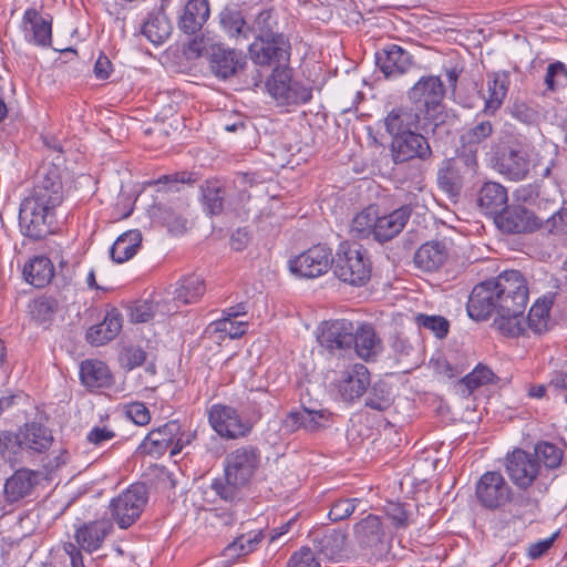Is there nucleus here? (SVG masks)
Wrapping results in <instances>:
<instances>
[{"instance_id": "f257e3e1", "label": "nucleus", "mask_w": 567, "mask_h": 567, "mask_svg": "<svg viewBox=\"0 0 567 567\" xmlns=\"http://www.w3.org/2000/svg\"><path fill=\"white\" fill-rule=\"evenodd\" d=\"M528 296L527 280L523 274L507 270L473 288L467 301V313L476 321L495 315L494 329L505 337L517 338L527 330L524 312Z\"/></svg>"}, {"instance_id": "f03ea898", "label": "nucleus", "mask_w": 567, "mask_h": 567, "mask_svg": "<svg viewBox=\"0 0 567 567\" xmlns=\"http://www.w3.org/2000/svg\"><path fill=\"white\" fill-rule=\"evenodd\" d=\"M259 464L260 452L256 446L246 445L230 451L224 460V478L213 481V491L226 502L240 499Z\"/></svg>"}, {"instance_id": "7ed1b4c3", "label": "nucleus", "mask_w": 567, "mask_h": 567, "mask_svg": "<svg viewBox=\"0 0 567 567\" xmlns=\"http://www.w3.org/2000/svg\"><path fill=\"white\" fill-rule=\"evenodd\" d=\"M480 169L475 151L461 150L453 158L444 159L437 169V185L451 197H457L466 181L476 177Z\"/></svg>"}, {"instance_id": "20e7f679", "label": "nucleus", "mask_w": 567, "mask_h": 567, "mask_svg": "<svg viewBox=\"0 0 567 567\" xmlns=\"http://www.w3.org/2000/svg\"><path fill=\"white\" fill-rule=\"evenodd\" d=\"M332 265L334 275L349 285L363 286L370 279V258L357 243H341Z\"/></svg>"}, {"instance_id": "39448f33", "label": "nucleus", "mask_w": 567, "mask_h": 567, "mask_svg": "<svg viewBox=\"0 0 567 567\" xmlns=\"http://www.w3.org/2000/svg\"><path fill=\"white\" fill-rule=\"evenodd\" d=\"M268 93L281 105L303 104L311 100L312 90L299 82L291 81V71L285 66H275L266 82Z\"/></svg>"}, {"instance_id": "423d86ee", "label": "nucleus", "mask_w": 567, "mask_h": 567, "mask_svg": "<svg viewBox=\"0 0 567 567\" xmlns=\"http://www.w3.org/2000/svg\"><path fill=\"white\" fill-rule=\"evenodd\" d=\"M513 496V488L501 472L488 471L476 482L475 497L485 509H501L514 499Z\"/></svg>"}, {"instance_id": "0eeeda50", "label": "nucleus", "mask_w": 567, "mask_h": 567, "mask_svg": "<svg viewBox=\"0 0 567 567\" xmlns=\"http://www.w3.org/2000/svg\"><path fill=\"white\" fill-rule=\"evenodd\" d=\"M147 502L144 484H132L110 503V513L120 528H127L141 516Z\"/></svg>"}, {"instance_id": "6e6552de", "label": "nucleus", "mask_w": 567, "mask_h": 567, "mask_svg": "<svg viewBox=\"0 0 567 567\" xmlns=\"http://www.w3.org/2000/svg\"><path fill=\"white\" fill-rule=\"evenodd\" d=\"M55 212L28 198H23L19 210V226L27 237L39 240L53 233Z\"/></svg>"}, {"instance_id": "1a4fd4ad", "label": "nucleus", "mask_w": 567, "mask_h": 567, "mask_svg": "<svg viewBox=\"0 0 567 567\" xmlns=\"http://www.w3.org/2000/svg\"><path fill=\"white\" fill-rule=\"evenodd\" d=\"M384 125L386 132L393 137L417 130L424 133L434 132L437 124H433L427 115L411 104L393 107L384 118Z\"/></svg>"}, {"instance_id": "9d476101", "label": "nucleus", "mask_w": 567, "mask_h": 567, "mask_svg": "<svg viewBox=\"0 0 567 567\" xmlns=\"http://www.w3.org/2000/svg\"><path fill=\"white\" fill-rule=\"evenodd\" d=\"M24 198L48 206L55 212L63 200L62 182L58 168L54 166L40 168L32 189Z\"/></svg>"}, {"instance_id": "9b49d317", "label": "nucleus", "mask_w": 567, "mask_h": 567, "mask_svg": "<svg viewBox=\"0 0 567 567\" xmlns=\"http://www.w3.org/2000/svg\"><path fill=\"white\" fill-rule=\"evenodd\" d=\"M208 421L214 431L227 440L245 437L252 429V424L244 420L236 409L225 404L212 405Z\"/></svg>"}, {"instance_id": "f8f14e48", "label": "nucleus", "mask_w": 567, "mask_h": 567, "mask_svg": "<svg viewBox=\"0 0 567 567\" xmlns=\"http://www.w3.org/2000/svg\"><path fill=\"white\" fill-rule=\"evenodd\" d=\"M333 264L332 251L324 245H315L289 260L290 271L300 278H317L324 275Z\"/></svg>"}, {"instance_id": "ddd939ff", "label": "nucleus", "mask_w": 567, "mask_h": 567, "mask_svg": "<svg viewBox=\"0 0 567 567\" xmlns=\"http://www.w3.org/2000/svg\"><path fill=\"white\" fill-rule=\"evenodd\" d=\"M445 95L440 76H422L408 92L413 106L434 121V115Z\"/></svg>"}, {"instance_id": "4468645a", "label": "nucleus", "mask_w": 567, "mask_h": 567, "mask_svg": "<svg viewBox=\"0 0 567 567\" xmlns=\"http://www.w3.org/2000/svg\"><path fill=\"white\" fill-rule=\"evenodd\" d=\"M317 339L331 353L351 350L355 341V326L347 319L324 321L318 329Z\"/></svg>"}, {"instance_id": "2eb2a0df", "label": "nucleus", "mask_w": 567, "mask_h": 567, "mask_svg": "<svg viewBox=\"0 0 567 567\" xmlns=\"http://www.w3.org/2000/svg\"><path fill=\"white\" fill-rule=\"evenodd\" d=\"M391 155L395 164H405L414 158L429 159L432 150L426 137L413 131L392 137Z\"/></svg>"}, {"instance_id": "dca6fc26", "label": "nucleus", "mask_w": 567, "mask_h": 567, "mask_svg": "<svg viewBox=\"0 0 567 567\" xmlns=\"http://www.w3.org/2000/svg\"><path fill=\"white\" fill-rule=\"evenodd\" d=\"M250 59L258 65L285 66L289 61V43L284 35L255 40L249 45Z\"/></svg>"}, {"instance_id": "f3484780", "label": "nucleus", "mask_w": 567, "mask_h": 567, "mask_svg": "<svg viewBox=\"0 0 567 567\" xmlns=\"http://www.w3.org/2000/svg\"><path fill=\"white\" fill-rule=\"evenodd\" d=\"M506 471L517 487L526 489L537 478L539 463L533 454L516 449L506 457Z\"/></svg>"}, {"instance_id": "a211bd4d", "label": "nucleus", "mask_w": 567, "mask_h": 567, "mask_svg": "<svg viewBox=\"0 0 567 567\" xmlns=\"http://www.w3.org/2000/svg\"><path fill=\"white\" fill-rule=\"evenodd\" d=\"M247 65L246 55L241 51L215 44L210 48L209 66L219 79L226 80L241 72Z\"/></svg>"}, {"instance_id": "6ab92c4d", "label": "nucleus", "mask_w": 567, "mask_h": 567, "mask_svg": "<svg viewBox=\"0 0 567 567\" xmlns=\"http://www.w3.org/2000/svg\"><path fill=\"white\" fill-rule=\"evenodd\" d=\"M496 226L508 234H525L538 229L542 221L523 206H508L495 217Z\"/></svg>"}, {"instance_id": "aec40b11", "label": "nucleus", "mask_w": 567, "mask_h": 567, "mask_svg": "<svg viewBox=\"0 0 567 567\" xmlns=\"http://www.w3.org/2000/svg\"><path fill=\"white\" fill-rule=\"evenodd\" d=\"M332 414L328 410H301L291 411L286 414L281 422V429L286 433H293L300 429L308 432H316L329 427Z\"/></svg>"}, {"instance_id": "412c9836", "label": "nucleus", "mask_w": 567, "mask_h": 567, "mask_svg": "<svg viewBox=\"0 0 567 567\" xmlns=\"http://www.w3.org/2000/svg\"><path fill=\"white\" fill-rule=\"evenodd\" d=\"M22 31L28 43L37 47H50L52 43V18L43 16L37 9H27L22 18Z\"/></svg>"}, {"instance_id": "4be33fe9", "label": "nucleus", "mask_w": 567, "mask_h": 567, "mask_svg": "<svg viewBox=\"0 0 567 567\" xmlns=\"http://www.w3.org/2000/svg\"><path fill=\"white\" fill-rule=\"evenodd\" d=\"M41 480L42 473L39 471L29 468L17 470L4 483L3 493L6 501L16 503L30 496Z\"/></svg>"}, {"instance_id": "5701e85b", "label": "nucleus", "mask_w": 567, "mask_h": 567, "mask_svg": "<svg viewBox=\"0 0 567 567\" xmlns=\"http://www.w3.org/2000/svg\"><path fill=\"white\" fill-rule=\"evenodd\" d=\"M377 64L385 78H396L412 66V55L398 44H388L375 55Z\"/></svg>"}, {"instance_id": "b1692460", "label": "nucleus", "mask_w": 567, "mask_h": 567, "mask_svg": "<svg viewBox=\"0 0 567 567\" xmlns=\"http://www.w3.org/2000/svg\"><path fill=\"white\" fill-rule=\"evenodd\" d=\"M369 384V371L361 363L352 364L343 370L337 382L338 390L346 401L360 398L367 391Z\"/></svg>"}, {"instance_id": "393cba45", "label": "nucleus", "mask_w": 567, "mask_h": 567, "mask_svg": "<svg viewBox=\"0 0 567 567\" xmlns=\"http://www.w3.org/2000/svg\"><path fill=\"white\" fill-rule=\"evenodd\" d=\"M187 208L185 200H177L169 205H157L152 209L154 220L165 226L173 235H182L187 229Z\"/></svg>"}, {"instance_id": "a878e982", "label": "nucleus", "mask_w": 567, "mask_h": 567, "mask_svg": "<svg viewBox=\"0 0 567 567\" xmlns=\"http://www.w3.org/2000/svg\"><path fill=\"white\" fill-rule=\"evenodd\" d=\"M111 530L112 524L105 519L83 523L75 528V545L90 554L96 551L102 547L104 539L111 533Z\"/></svg>"}, {"instance_id": "bb28decb", "label": "nucleus", "mask_w": 567, "mask_h": 567, "mask_svg": "<svg viewBox=\"0 0 567 567\" xmlns=\"http://www.w3.org/2000/svg\"><path fill=\"white\" fill-rule=\"evenodd\" d=\"M181 425L177 421H169L152 430L138 446V451L146 455L159 456L179 434Z\"/></svg>"}, {"instance_id": "cd10ccee", "label": "nucleus", "mask_w": 567, "mask_h": 567, "mask_svg": "<svg viewBox=\"0 0 567 567\" xmlns=\"http://www.w3.org/2000/svg\"><path fill=\"white\" fill-rule=\"evenodd\" d=\"M511 85L509 74L505 71L493 72L486 78V94L483 95L486 115H494L503 105Z\"/></svg>"}, {"instance_id": "c85d7f7f", "label": "nucleus", "mask_w": 567, "mask_h": 567, "mask_svg": "<svg viewBox=\"0 0 567 567\" xmlns=\"http://www.w3.org/2000/svg\"><path fill=\"white\" fill-rule=\"evenodd\" d=\"M507 202V189L496 182H485L476 194V203L481 212L494 218L506 208Z\"/></svg>"}, {"instance_id": "c756f323", "label": "nucleus", "mask_w": 567, "mask_h": 567, "mask_svg": "<svg viewBox=\"0 0 567 567\" xmlns=\"http://www.w3.org/2000/svg\"><path fill=\"white\" fill-rule=\"evenodd\" d=\"M209 16L208 0H188L178 16L177 25L185 34L193 35L203 28Z\"/></svg>"}, {"instance_id": "7c9ffc66", "label": "nucleus", "mask_w": 567, "mask_h": 567, "mask_svg": "<svg viewBox=\"0 0 567 567\" xmlns=\"http://www.w3.org/2000/svg\"><path fill=\"white\" fill-rule=\"evenodd\" d=\"M123 318L116 308L109 310L102 322L90 327L86 340L92 346H103L113 340L122 330Z\"/></svg>"}, {"instance_id": "2f4dec72", "label": "nucleus", "mask_w": 567, "mask_h": 567, "mask_svg": "<svg viewBox=\"0 0 567 567\" xmlns=\"http://www.w3.org/2000/svg\"><path fill=\"white\" fill-rule=\"evenodd\" d=\"M353 535L361 547L377 548L385 538V530L381 518L369 514L353 526Z\"/></svg>"}, {"instance_id": "473e14b6", "label": "nucleus", "mask_w": 567, "mask_h": 567, "mask_svg": "<svg viewBox=\"0 0 567 567\" xmlns=\"http://www.w3.org/2000/svg\"><path fill=\"white\" fill-rule=\"evenodd\" d=\"M410 214L411 209L409 206H402L384 216H379L377 214L374 239L382 243L399 235L404 228Z\"/></svg>"}, {"instance_id": "72a5a7b5", "label": "nucleus", "mask_w": 567, "mask_h": 567, "mask_svg": "<svg viewBox=\"0 0 567 567\" xmlns=\"http://www.w3.org/2000/svg\"><path fill=\"white\" fill-rule=\"evenodd\" d=\"M449 256L443 241L431 240L423 244L414 254L415 266L423 271H435L444 265Z\"/></svg>"}, {"instance_id": "f704fd0d", "label": "nucleus", "mask_w": 567, "mask_h": 567, "mask_svg": "<svg viewBox=\"0 0 567 567\" xmlns=\"http://www.w3.org/2000/svg\"><path fill=\"white\" fill-rule=\"evenodd\" d=\"M18 437L23 450L42 453L48 450L53 436L51 431L42 424L32 422L25 423L18 431Z\"/></svg>"}, {"instance_id": "c9c22d12", "label": "nucleus", "mask_w": 567, "mask_h": 567, "mask_svg": "<svg viewBox=\"0 0 567 567\" xmlns=\"http://www.w3.org/2000/svg\"><path fill=\"white\" fill-rule=\"evenodd\" d=\"M205 292V284L200 276L188 275L181 279L173 291V300L175 302L172 307L175 312L182 305L197 302Z\"/></svg>"}, {"instance_id": "e433bc0d", "label": "nucleus", "mask_w": 567, "mask_h": 567, "mask_svg": "<svg viewBox=\"0 0 567 567\" xmlns=\"http://www.w3.org/2000/svg\"><path fill=\"white\" fill-rule=\"evenodd\" d=\"M497 169L512 181H522L529 172V161L524 152L508 150L498 158Z\"/></svg>"}, {"instance_id": "4c0bfd02", "label": "nucleus", "mask_w": 567, "mask_h": 567, "mask_svg": "<svg viewBox=\"0 0 567 567\" xmlns=\"http://www.w3.org/2000/svg\"><path fill=\"white\" fill-rule=\"evenodd\" d=\"M80 379L90 389L109 388L113 375L109 367L100 360H85L80 365Z\"/></svg>"}, {"instance_id": "58836bf2", "label": "nucleus", "mask_w": 567, "mask_h": 567, "mask_svg": "<svg viewBox=\"0 0 567 567\" xmlns=\"http://www.w3.org/2000/svg\"><path fill=\"white\" fill-rule=\"evenodd\" d=\"M54 275L51 260L45 256H37L23 267L24 279L37 288L47 286Z\"/></svg>"}, {"instance_id": "ea45409f", "label": "nucleus", "mask_w": 567, "mask_h": 567, "mask_svg": "<svg viewBox=\"0 0 567 567\" xmlns=\"http://www.w3.org/2000/svg\"><path fill=\"white\" fill-rule=\"evenodd\" d=\"M142 241L140 230H128L122 234L111 247V258L122 264L131 259L138 250Z\"/></svg>"}, {"instance_id": "a19ab883", "label": "nucleus", "mask_w": 567, "mask_h": 567, "mask_svg": "<svg viewBox=\"0 0 567 567\" xmlns=\"http://www.w3.org/2000/svg\"><path fill=\"white\" fill-rule=\"evenodd\" d=\"M353 347L357 354L364 360H369L381 351V342L377 338L374 329L369 324L355 327Z\"/></svg>"}, {"instance_id": "79ce46f5", "label": "nucleus", "mask_w": 567, "mask_h": 567, "mask_svg": "<svg viewBox=\"0 0 567 567\" xmlns=\"http://www.w3.org/2000/svg\"><path fill=\"white\" fill-rule=\"evenodd\" d=\"M173 312L175 310L165 301L143 300L131 308L130 318L132 322L144 323L154 319L157 313L166 316Z\"/></svg>"}, {"instance_id": "37998d69", "label": "nucleus", "mask_w": 567, "mask_h": 567, "mask_svg": "<svg viewBox=\"0 0 567 567\" xmlns=\"http://www.w3.org/2000/svg\"><path fill=\"white\" fill-rule=\"evenodd\" d=\"M346 534L340 530H327L318 540V550L326 558L339 560L346 556Z\"/></svg>"}, {"instance_id": "c03bdc74", "label": "nucleus", "mask_w": 567, "mask_h": 567, "mask_svg": "<svg viewBox=\"0 0 567 567\" xmlns=\"http://www.w3.org/2000/svg\"><path fill=\"white\" fill-rule=\"evenodd\" d=\"M143 34L154 44H162L172 32V24L164 12L150 14L143 24Z\"/></svg>"}, {"instance_id": "a18cd8bd", "label": "nucleus", "mask_w": 567, "mask_h": 567, "mask_svg": "<svg viewBox=\"0 0 567 567\" xmlns=\"http://www.w3.org/2000/svg\"><path fill=\"white\" fill-rule=\"evenodd\" d=\"M494 132L489 120L477 121L472 127L461 135V145L465 151H475L477 156L478 145L485 142Z\"/></svg>"}, {"instance_id": "49530a36", "label": "nucleus", "mask_w": 567, "mask_h": 567, "mask_svg": "<svg viewBox=\"0 0 567 567\" xmlns=\"http://www.w3.org/2000/svg\"><path fill=\"white\" fill-rule=\"evenodd\" d=\"M262 537L264 535L260 529L241 534L225 547L224 555L229 558L245 556L256 550Z\"/></svg>"}, {"instance_id": "de8ad7c7", "label": "nucleus", "mask_w": 567, "mask_h": 567, "mask_svg": "<svg viewBox=\"0 0 567 567\" xmlns=\"http://www.w3.org/2000/svg\"><path fill=\"white\" fill-rule=\"evenodd\" d=\"M219 24L228 37L248 39V25L239 10L224 8L219 13Z\"/></svg>"}, {"instance_id": "09e8293b", "label": "nucleus", "mask_w": 567, "mask_h": 567, "mask_svg": "<svg viewBox=\"0 0 567 567\" xmlns=\"http://www.w3.org/2000/svg\"><path fill=\"white\" fill-rule=\"evenodd\" d=\"M225 188L219 181H207L202 186V200L209 215H219L224 208Z\"/></svg>"}, {"instance_id": "8fccbe9b", "label": "nucleus", "mask_w": 567, "mask_h": 567, "mask_svg": "<svg viewBox=\"0 0 567 567\" xmlns=\"http://www.w3.org/2000/svg\"><path fill=\"white\" fill-rule=\"evenodd\" d=\"M553 302L547 299L537 300L530 308L526 319V329L529 328L536 333L547 330L549 311Z\"/></svg>"}, {"instance_id": "3c124183", "label": "nucleus", "mask_w": 567, "mask_h": 567, "mask_svg": "<svg viewBox=\"0 0 567 567\" xmlns=\"http://www.w3.org/2000/svg\"><path fill=\"white\" fill-rule=\"evenodd\" d=\"M375 223L377 208L374 206H369L358 213L352 219L350 231L357 238H367L370 235L374 236Z\"/></svg>"}, {"instance_id": "603ef678", "label": "nucleus", "mask_w": 567, "mask_h": 567, "mask_svg": "<svg viewBox=\"0 0 567 567\" xmlns=\"http://www.w3.org/2000/svg\"><path fill=\"white\" fill-rule=\"evenodd\" d=\"M276 21L271 10H264L255 18L251 25H248V35L252 34L255 40H267L269 38L279 37L280 34L275 32L274 28Z\"/></svg>"}, {"instance_id": "864d4df0", "label": "nucleus", "mask_w": 567, "mask_h": 567, "mask_svg": "<svg viewBox=\"0 0 567 567\" xmlns=\"http://www.w3.org/2000/svg\"><path fill=\"white\" fill-rule=\"evenodd\" d=\"M494 378L495 374L489 368L478 364L471 373L461 380L460 389L463 394L470 395L475 389L491 383Z\"/></svg>"}, {"instance_id": "5fc2aeb1", "label": "nucleus", "mask_w": 567, "mask_h": 567, "mask_svg": "<svg viewBox=\"0 0 567 567\" xmlns=\"http://www.w3.org/2000/svg\"><path fill=\"white\" fill-rule=\"evenodd\" d=\"M402 165L396 172L399 182L412 190H422L425 187L422 166L410 162Z\"/></svg>"}, {"instance_id": "6e6d98bb", "label": "nucleus", "mask_w": 567, "mask_h": 567, "mask_svg": "<svg viewBox=\"0 0 567 567\" xmlns=\"http://www.w3.org/2000/svg\"><path fill=\"white\" fill-rule=\"evenodd\" d=\"M391 404L390 388L384 382L374 383L365 399V406L375 411H385Z\"/></svg>"}, {"instance_id": "4d7b16f0", "label": "nucleus", "mask_w": 567, "mask_h": 567, "mask_svg": "<svg viewBox=\"0 0 567 567\" xmlns=\"http://www.w3.org/2000/svg\"><path fill=\"white\" fill-rule=\"evenodd\" d=\"M544 83L548 91L555 92L567 86V68L556 61L548 64L544 76Z\"/></svg>"}, {"instance_id": "13d9d810", "label": "nucleus", "mask_w": 567, "mask_h": 567, "mask_svg": "<svg viewBox=\"0 0 567 567\" xmlns=\"http://www.w3.org/2000/svg\"><path fill=\"white\" fill-rule=\"evenodd\" d=\"M535 458L548 468H556L563 460V451L553 443L540 442L535 446Z\"/></svg>"}, {"instance_id": "bf43d9fd", "label": "nucleus", "mask_w": 567, "mask_h": 567, "mask_svg": "<svg viewBox=\"0 0 567 567\" xmlns=\"http://www.w3.org/2000/svg\"><path fill=\"white\" fill-rule=\"evenodd\" d=\"M384 513L395 528H406L410 525L412 512L402 503L388 502L384 505Z\"/></svg>"}, {"instance_id": "052dcab7", "label": "nucleus", "mask_w": 567, "mask_h": 567, "mask_svg": "<svg viewBox=\"0 0 567 567\" xmlns=\"http://www.w3.org/2000/svg\"><path fill=\"white\" fill-rule=\"evenodd\" d=\"M415 321L419 327L432 331L437 338L446 337L450 328L449 321L441 316L417 315Z\"/></svg>"}, {"instance_id": "680f3d73", "label": "nucleus", "mask_w": 567, "mask_h": 567, "mask_svg": "<svg viewBox=\"0 0 567 567\" xmlns=\"http://www.w3.org/2000/svg\"><path fill=\"white\" fill-rule=\"evenodd\" d=\"M360 504L359 498H339L336 499L330 507L329 518L332 522H340L351 516V514Z\"/></svg>"}, {"instance_id": "e2e57ef3", "label": "nucleus", "mask_w": 567, "mask_h": 567, "mask_svg": "<svg viewBox=\"0 0 567 567\" xmlns=\"http://www.w3.org/2000/svg\"><path fill=\"white\" fill-rule=\"evenodd\" d=\"M19 450L23 449L20 444L18 432L16 434L11 432L0 433V452L6 460L9 462L13 461V456L17 455Z\"/></svg>"}, {"instance_id": "0e129e2a", "label": "nucleus", "mask_w": 567, "mask_h": 567, "mask_svg": "<svg viewBox=\"0 0 567 567\" xmlns=\"http://www.w3.org/2000/svg\"><path fill=\"white\" fill-rule=\"evenodd\" d=\"M214 324L216 331L225 333L230 339L240 338L246 332L247 327L246 322L236 321L227 317L216 321Z\"/></svg>"}, {"instance_id": "69168bd1", "label": "nucleus", "mask_w": 567, "mask_h": 567, "mask_svg": "<svg viewBox=\"0 0 567 567\" xmlns=\"http://www.w3.org/2000/svg\"><path fill=\"white\" fill-rule=\"evenodd\" d=\"M125 415L136 425H146L151 421V414L142 402H131L124 406Z\"/></svg>"}, {"instance_id": "338daca9", "label": "nucleus", "mask_w": 567, "mask_h": 567, "mask_svg": "<svg viewBox=\"0 0 567 567\" xmlns=\"http://www.w3.org/2000/svg\"><path fill=\"white\" fill-rule=\"evenodd\" d=\"M517 121L530 125L537 122L538 112L524 102H515L509 111Z\"/></svg>"}, {"instance_id": "774afa93", "label": "nucleus", "mask_w": 567, "mask_h": 567, "mask_svg": "<svg viewBox=\"0 0 567 567\" xmlns=\"http://www.w3.org/2000/svg\"><path fill=\"white\" fill-rule=\"evenodd\" d=\"M286 567H319L313 551L308 547H302L299 551L291 555Z\"/></svg>"}]
</instances>
